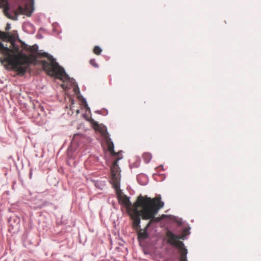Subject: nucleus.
Returning a JSON list of instances; mask_svg holds the SVG:
<instances>
[{
    "label": "nucleus",
    "mask_w": 261,
    "mask_h": 261,
    "mask_svg": "<svg viewBox=\"0 0 261 261\" xmlns=\"http://www.w3.org/2000/svg\"><path fill=\"white\" fill-rule=\"evenodd\" d=\"M121 158H117L113 163L111 168V178L110 182L113 185L118 195L119 202L127 208L129 215L133 221V227L136 230L140 228V217L143 220H149L147 227L153 223L159 222L161 219L155 217L158 211L164 207V203L161 201L160 195L153 198L147 196L140 195L136 201L132 205L129 198L121 195L120 189V170L118 162Z\"/></svg>",
    "instance_id": "f257e3e1"
},
{
    "label": "nucleus",
    "mask_w": 261,
    "mask_h": 261,
    "mask_svg": "<svg viewBox=\"0 0 261 261\" xmlns=\"http://www.w3.org/2000/svg\"><path fill=\"white\" fill-rule=\"evenodd\" d=\"M12 49L4 46V49H0V53L6 56L4 61L11 66L12 70L16 71L19 75H23L31 65L37 64L35 55H27L20 50L18 45L14 43L12 44Z\"/></svg>",
    "instance_id": "f03ea898"
},
{
    "label": "nucleus",
    "mask_w": 261,
    "mask_h": 261,
    "mask_svg": "<svg viewBox=\"0 0 261 261\" xmlns=\"http://www.w3.org/2000/svg\"><path fill=\"white\" fill-rule=\"evenodd\" d=\"M21 46L23 49L30 53V54L35 55L37 58L39 57L46 58L47 61L42 60L40 62L43 69L46 72L48 75L60 79L63 81L68 80L69 77L65 73L64 68L56 61L52 56L47 53H40L38 51V46L37 44L29 46L24 42L20 41ZM37 63H38V60Z\"/></svg>",
    "instance_id": "7ed1b4c3"
},
{
    "label": "nucleus",
    "mask_w": 261,
    "mask_h": 261,
    "mask_svg": "<svg viewBox=\"0 0 261 261\" xmlns=\"http://www.w3.org/2000/svg\"><path fill=\"white\" fill-rule=\"evenodd\" d=\"M34 0H0V8L9 18L16 20L20 14L30 16L33 12Z\"/></svg>",
    "instance_id": "20e7f679"
},
{
    "label": "nucleus",
    "mask_w": 261,
    "mask_h": 261,
    "mask_svg": "<svg viewBox=\"0 0 261 261\" xmlns=\"http://www.w3.org/2000/svg\"><path fill=\"white\" fill-rule=\"evenodd\" d=\"M167 236L169 238V243L180 249L179 261H188L187 259V250L184 247V243L178 240L179 238L171 232H168Z\"/></svg>",
    "instance_id": "39448f33"
},
{
    "label": "nucleus",
    "mask_w": 261,
    "mask_h": 261,
    "mask_svg": "<svg viewBox=\"0 0 261 261\" xmlns=\"http://www.w3.org/2000/svg\"><path fill=\"white\" fill-rule=\"evenodd\" d=\"M106 144L108 146V149L110 152L111 154L113 155H117V153L115 152L114 150V144L110 138H106Z\"/></svg>",
    "instance_id": "423d86ee"
},
{
    "label": "nucleus",
    "mask_w": 261,
    "mask_h": 261,
    "mask_svg": "<svg viewBox=\"0 0 261 261\" xmlns=\"http://www.w3.org/2000/svg\"><path fill=\"white\" fill-rule=\"evenodd\" d=\"M150 226V225L147 227V226L144 229H140L138 233V237L139 239L144 240L148 238V234L147 232L146 229Z\"/></svg>",
    "instance_id": "0eeeda50"
},
{
    "label": "nucleus",
    "mask_w": 261,
    "mask_h": 261,
    "mask_svg": "<svg viewBox=\"0 0 261 261\" xmlns=\"http://www.w3.org/2000/svg\"><path fill=\"white\" fill-rule=\"evenodd\" d=\"M8 37H9V36L7 33L0 31V39H1L6 40L8 38ZM2 48L4 49V44L1 42H0V49Z\"/></svg>",
    "instance_id": "6e6552de"
},
{
    "label": "nucleus",
    "mask_w": 261,
    "mask_h": 261,
    "mask_svg": "<svg viewBox=\"0 0 261 261\" xmlns=\"http://www.w3.org/2000/svg\"><path fill=\"white\" fill-rule=\"evenodd\" d=\"M142 158H143V159L144 160V162L146 163H148L150 161V160L152 158V155L149 152H145L143 154Z\"/></svg>",
    "instance_id": "1a4fd4ad"
},
{
    "label": "nucleus",
    "mask_w": 261,
    "mask_h": 261,
    "mask_svg": "<svg viewBox=\"0 0 261 261\" xmlns=\"http://www.w3.org/2000/svg\"><path fill=\"white\" fill-rule=\"evenodd\" d=\"M102 51L101 49L98 46H95L93 49V52L96 55H100Z\"/></svg>",
    "instance_id": "9d476101"
},
{
    "label": "nucleus",
    "mask_w": 261,
    "mask_h": 261,
    "mask_svg": "<svg viewBox=\"0 0 261 261\" xmlns=\"http://www.w3.org/2000/svg\"><path fill=\"white\" fill-rule=\"evenodd\" d=\"M90 64L95 68H97L98 67V64L96 62L95 59H91L89 61Z\"/></svg>",
    "instance_id": "9b49d317"
},
{
    "label": "nucleus",
    "mask_w": 261,
    "mask_h": 261,
    "mask_svg": "<svg viewBox=\"0 0 261 261\" xmlns=\"http://www.w3.org/2000/svg\"><path fill=\"white\" fill-rule=\"evenodd\" d=\"M10 29V24L9 23H7L5 30H6V31H8Z\"/></svg>",
    "instance_id": "f8f14e48"
},
{
    "label": "nucleus",
    "mask_w": 261,
    "mask_h": 261,
    "mask_svg": "<svg viewBox=\"0 0 261 261\" xmlns=\"http://www.w3.org/2000/svg\"><path fill=\"white\" fill-rule=\"evenodd\" d=\"M74 92L75 93H77V92H79V88L77 87L76 88H74Z\"/></svg>",
    "instance_id": "ddd939ff"
},
{
    "label": "nucleus",
    "mask_w": 261,
    "mask_h": 261,
    "mask_svg": "<svg viewBox=\"0 0 261 261\" xmlns=\"http://www.w3.org/2000/svg\"><path fill=\"white\" fill-rule=\"evenodd\" d=\"M94 125L95 126H98V123L97 122H95L94 123Z\"/></svg>",
    "instance_id": "4468645a"
}]
</instances>
